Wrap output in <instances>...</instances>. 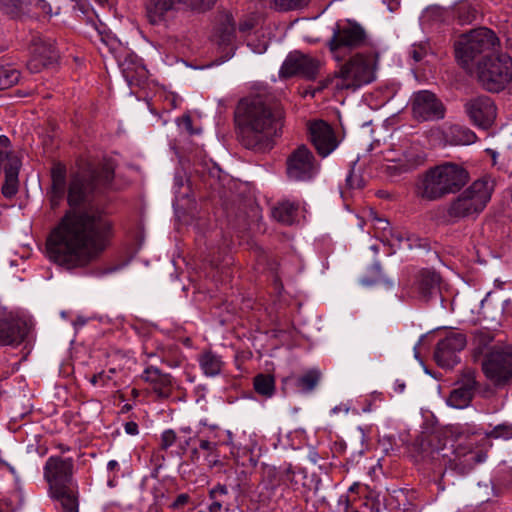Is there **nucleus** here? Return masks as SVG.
I'll return each instance as SVG.
<instances>
[{
  "mask_svg": "<svg viewBox=\"0 0 512 512\" xmlns=\"http://www.w3.org/2000/svg\"><path fill=\"white\" fill-rule=\"evenodd\" d=\"M201 454L209 467H214L220 463V455L218 453V445L216 442L208 440H200Z\"/></svg>",
  "mask_w": 512,
  "mask_h": 512,
  "instance_id": "2f4dec72",
  "label": "nucleus"
},
{
  "mask_svg": "<svg viewBox=\"0 0 512 512\" xmlns=\"http://www.w3.org/2000/svg\"><path fill=\"white\" fill-rule=\"evenodd\" d=\"M107 469L109 471H115V470H118L119 469V464L116 460H110L108 463H107Z\"/></svg>",
  "mask_w": 512,
  "mask_h": 512,
  "instance_id": "13d9d810",
  "label": "nucleus"
},
{
  "mask_svg": "<svg viewBox=\"0 0 512 512\" xmlns=\"http://www.w3.org/2000/svg\"><path fill=\"white\" fill-rule=\"evenodd\" d=\"M444 136L447 142L452 145H470L476 141V134L467 127L460 125H451L445 132Z\"/></svg>",
  "mask_w": 512,
  "mask_h": 512,
  "instance_id": "cd10ccee",
  "label": "nucleus"
},
{
  "mask_svg": "<svg viewBox=\"0 0 512 512\" xmlns=\"http://www.w3.org/2000/svg\"><path fill=\"white\" fill-rule=\"evenodd\" d=\"M346 185L350 189H359L363 187V180L359 175L355 174L354 171H350L346 177Z\"/></svg>",
  "mask_w": 512,
  "mask_h": 512,
  "instance_id": "a18cd8bd",
  "label": "nucleus"
},
{
  "mask_svg": "<svg viewBox=\"0 0 512 512\" xmlns=\"http://www.w3.org/2000/svg\"><path fill=\"white\" fill-rule=\"evenodd\" d=\"M376 63V55L372 52L355 54L337 72V87L356 89L371 83L375 79Z\"/></svg>",
  "mask_w": 512,
  "mask_h": 512,
  "instance_id": "6e6552de",
  "label": "nucleus"
},
{
  "mask_svg": "<svg viewBox=\"0 0 512 512\" xmlns=\"http://www.w3.org/2000/svg\"><path fill=\"white\" fill-rule=\"evenodd\" d=\"M89 185H86L84 180L79 176H75L69 185L68 190V202L70 205L80 204L88 190Z\"/></svg>",
  "mask_w": 512,
  "mask_h": 512,
  "instance_id": "7c9ffc66",
  "label": "nucleus"
},
{
  "mask_svg": "<svg viewBox=\"0 0 512 512\" xmlns=\"http://www.w3.org/2000/svg\"><path fill=\"white\" fill-rule=\"evenodd\" d=\"M189 501V496L187 494H180L177 496L176 500L172 504L173 508H178L180 506L185 505Z\"/></svg>",
  "mask_w": 512,
  "mask_h": 512,
  "instance_id": "3c124183",
  "label": "nucleus"
},
{
  "mask_svg": "<svg viewBox=\"0 0 512 512\" xmlns=\"http://www.w3.org/2000/svg\"><path fill=\"white\" fill-rule=\"evenodd\" d=\"M180 126H183L187 132L193 133L192 130V119L189 115H184L179 122Z\"/></svg>",
  "mask_w": 512,
  "mask_h": 512,
  "instance_id": "8fccbe9b",
  "label": "nucleus"
},
{
  "mask_svg": "<svg viewBox=\"0 0 512 512\" xmlns=\"http://www.w3.org/2000/svg\"><path fill=\"white\" fill-rule=\"evenodd\" d=\"M64 194H57L56 191H53V189H51V194H50V202H51V205L52 207H56L60 200L63 198Z\"/></svg>",
  "mask_w": 512,
  "mask_h": 512,
  "instance_id": "864d4df0",
  "label": "nucleus"
},
{
  "mask_svg": "<svg viewBox=\"0 0 512 512\" xmlns=\"http://www.w3.org/2000/svg\"><path fill=\"white\" fill-rule=\"evenodd\" d=\"M486 454L479 448L473 447V442L460 443L454 450L453 465L461 473H467L476 464L482 463Z\"/></svg>",
  "mask_w": 512,
  "mask_h": 512,
  "instance_id": "aec40b11",
  "label": "nucleus"
},
{
  "mask_svg": "<svg viewBox=\"0 0 512 512\" xmlns=\"http://www.w3.org/2000/svg\"><path fill=\"white\" fill-rule=\"evenodd\" d=\"M114 176V170L111 165L105 164L99 172H93L91 175L92 183L91 186L107 185L109 184Z\"/></svg>",
  "mask_w": 512,
  "mask_h": 512,
  "instance_id": "e433bc0d",
  "label": "nucleus"
},
{
  "mask_svg": "<svg viewBox=\"0 0 512 512\" xmlns=\"http://www.w3.org/2000/svg\"><path fill=\"white\" fill-rule=\"evenodd\" d=\"M484 434L488 438L510 440L512 439V423L499 424Z\"/></svg>",
  "mask_w": 512,
  "mask_h": 512,
  "instance_id": "58836bf2",
  "label": "nucleus"
},
{
  "mask_svg": "<svg viewBox=\"0 0 512 512\" xmlns=\"http://www.w3.org/2000/svg\"><path fill=\"white\" fill-rule=\"evenodd\" d=\"M406 388L405 382L397 379L393 385V391L395 393H403Z\"/></svg>",
  "mask_w": 512,
  "mask_h": 512,
  "instance_id": "5fc2aeb1",
  "label": "nucleus"
},
{
  "mask_svg": "<svg viewBox=\"0 0 512 512\" xmlns=\"http://www.w3.org/2000/svg\"><path fill=\"white\" fill-rule=\"evenodd\" d=\"M486 378L495 386H504L512 380V347L491 351L482 362Z\"/></svg>",
  "mask_w": 512,
  "mask_h": 512,
  "instance_id": "9d476101",
  "label": "nucleus"
},
{
  "mask_svg": "<svg viewBox=\"0 0 512 512\" xmlns=\"http://www.w3.org/2000/svg\"><path fill=\"white\" fill-rule=\"evenodd\" d=\"M388 232L393 238L397 240L400 247H411V245L409 244V238H405L400 231H394L391 227H388Z\"/></svg>",
  "mask_w": 512,
  "mask_h": 512,
  "instance_id": "49530a36",
  "label": "nucleus"
},
{
  "mask_svg": "<svg viewBox=\"0 0 512 512\" xmlns=\"http://www.w3.org/2000/svg\"><path fill=\"white\" fill-rule=\"evenodd\" d=\"M176 433L172 429L165 430L161 435V448L166 450L176 442Z\"/></svg>",
  "mask_w": 512,
  "mask_h": 512,
  "instance_id": "37998d69",
  "label": "nucleus"
},
{
  "mask_svg": "<svg viewBox=\"0 0 512 512\" xmlns=\"http://www.w3.org/2000/svg\"><path fill=\"white\" fill-rule=\"evenodd\" d=\"M52 187L56 193L64 194L66 188V168L62 164H56L51 171Z\"/></svg>",
  "mask_w": 512,
  "mask_h": 512,
  "instance_id": "72a5a7b5",
  "label": "nucleus"
},
{
  "mask_svg": "<svg viewBox=\"0 0 512 512\" xmlns=\"http://www.w3.org/2000/svg\"><path fill=\"white\" fill-rule=\"evenodd\" d=\"M331 82V79H326V80H323V81H320L319 82V85L318 87L316 88L317 91H321L323 90L324 88H326Z\"/></svg>",
  "mask_w": 512,
  "mask_h": 512,
  "instance_id": "bf43d9fd",
  "label": "nucleus"
},
{
  "mask_svg": "<svg viewBox=\"0 0 512 512\" xmlns=\"http://www.w3.org/2000/svg\"><path fill=\"white\" fill-rule=\"evenodd\" d=\"M358 487V484L355 483L350 487V491H354Z\"/></svg>",
  "mask_w": 512,
  "mask_h": 512,
  "instance_id": "0e129e2a",
  "label": "nucleus"
},
{
  "mask_svg": "<svg viewBox=\"0 0 512 512\" xmlns=\"http://www.w3.org/2000/svg\"><path fill=\"white\" fill-rule=\"evenodd\" d=\"M20 73L17 69L9 67L0 70V90L7 89L19 81Z\"/></svg>",
  "mask_w": 512,
  "mask_h": 512,
  "instance_id": "4c0bfd02",
  "label": "nucleus"
},
{
  "mask_svg": "<svg viewBox=\"0 0 512 512\" xmlns=\"http://www.w3.org/2000/svg\"><path fill=\"white\" fill-rule=\"evenodd\" d=\"M115 373V369H110L108 372L102 371L97 374H94L91 379L90 383L92 385H101L105 386L108 384L110 380H112V375Z\"/></svg>",
  "mask_w": 512,
  "mask_h": 512,
  "instance_id": "a19ab883",
  "label": "nucleus"
},
{
  "mask_svg": "<svg viewBox=\"0 0 512 512\" xmlns=\"http://www.w3.org/2000/svg\"><path fill=\"white\" fill-rule=\"evenodd\" d=\"M308 131L311 142L317 152L323 156H328L338 146V140L332 127L322 120L310 122Z\"/></svg>",
  "mask_w": 512,
  "mask_h": 512,
  "instance_id": "a211bd4d",
  "label": "nucleus"
},
{
  "mask_svg": "<svg viewBox=\"0 0 512 512\" xmlns=\"http://www.w3.org/2000/svg\"><path fill=\"white\" fill-rule=\"evenodd\" d=\"M214 38L217 44L224 47L226 57L233 55V41L235 39V23L231 14H222L216 27Z\"/></svg>",
  "mask_w": 512,
  "mask_h": 512,
  "instance_id": "4be33fe9",
  "label": "nucleus"
},
{
  "mask_svg": "<svg viewBox=\"0 0 512 512\" xmlns=\"http://www.w3.org/2000/svg\"><path fill=\"white\" fill-rule=\"evenodd\" d=\"M33 55V59L28 63L29 69L33 72L39 71V64L46 66L57 58L54 46L40 39L34 44Z\"/></svg>",
  "mask_w": 512,
  "mask_h": 512,
  "instance_id": "a878e982",
  "label": "nucleus"
},
{
  "mask_svg": "<svg viewBox=\"0 0 512 512\" xmlns=\"http://www.w3.org/2000/svg\"><path fill=\"white\" fill-rule=\"evenodd\" d=\"M99 4H104L107 0H96Z\"/></svg>",
  "mask_w": 512,
  "mask_h": 512,
  "instance_id": "69168bd1",
  "label": "nucleus"
},
{
  "mask_svg": "<svg viewBox=\"0 0 512 512\" xmlns=\"http://www.w3.org/2000/svg\"><path fill=\"white\" fill-rule=\"evenodd\" d=\"M255 392L265 398H271L276 391L275 378L271 374H258L253 379Z\"/></svg>",
  "mask_w": 512,
  "mask_h": 512,
  "instance_id": "c756f323",
  "label": "nucleus"
},
{
  "mask_svg": "<svg viewBox=\"0 0 512 512\" xmlns=\"http://www.w3.org/2000/svg\"><path fill=\"white\" fill-rule=\"evenodd\" d=\"M474 74L485 90L499 92L512 81V58L506 53L486 55L477 62Z\"/></svg>",
  "mask_w": 512,
  "mask_h": 512,
  "instance_id": "423d86ee",
  "label": "nucleus"
},
{
  "mask_svg": "<svg viewBox=\"0 0 512 512\" xmlns=\"http://www.w3.org/2000/svg\"><path fill=\"white\" fill-rule=\"evenodd\" d=\"M25 335V327L19 320L9 317L0 321V345H18Z\"/></svg>",
  "mask_w": 512,
  "mask_h": 512,
  "instance_id": "b1692460",
  "label": "nucleus"
},
{
  "mask_svg": "<svg viewBox=\"0 0 512 512\" xmlns=\"http://www.w3.org/2000/svg\"><path fill=\"white\" fill-rule=\"evenodd\" d=\"M287 176L292 181H308L318 172L313 153L305 146L296 148L287 158Z\"/></svg>",
  "mask_w": 512,
  "mask_h": 512,
  "instance_id": "9b49d317",
  "label": "nucleus"
},
{
  "mask_svg": "<svg viewBox=\"0 0 512 512\" xmlns=\"http://www.w3.org/2000/svg\"><path fill=\"white\" fill-rule=\"evenodd\" d=\"M122 71L129 84L138 85L147 78V70L142 65H137L135 68H132L130 64H123Z\"/></svg>",
  "mask_w": 512,
  "mask_h": 512,
  "instance_id": "f704fd0d",
  "label": "nucleus"
},
{
  "mask_svg": "<svg viewBox=\"0 0 512 512\" xmlns=\"http://www.w3.org/2000/svg\"><path fill=\"white\" fill-rule=\"evenodd\" d=\"M181 431H183L184 433L189 434V433H191V428H190V427H188V426H187V427H182V428H181Z\"/></svg>",
  "mask_w": 512,
  "mask_h": 512,
  "instance_id": "e2e57ef3",
  "label": "nucleus"
},
{
  "mask_svg": "<svg viewBox=\"0 0 512 512\" xmlns=\"http://www.w3.org/2000/svg\"><path fill=\"white\" fill-rule=\"evenodd\" d=\"M433 167L418 176L415 184V194L425 201H437L446 197Z\"/></svg>",
  "mask_w": 512,
  "mask_h": 512,
  "instance_id": "6ab92c4d",
  "label": "nucleus"
},
{
  "mask_svg": "<svg viewBox=\"0 0 512 512\" xmlns=\"http://www.w3.org/2000/svg\"><path fill=\"white\" fill-rule=\"evenodd\" d=\"M113 234V223L103 210L90 207L70 211L51 231L47 254L51 261L67 270L84 268L101 257Z\"/></svg>",
  "mask_w": 512,
  "mask_h": 512,
  "instance_id": "f257e3e1",
  "label": "nucleus"
},
{
  "mask_svg": "<svg viewBox=\"0 0 512 512\" xmlns=\"http://www.w3.org/2000/svg\"><path fill=\"white\" fill-rule=\"evenodd\" d=\"M228 493L225 485H217L210 491V497L215 499L218 495H226Z\"/></svg>",
  "mask_w": 512,
  "mask_h": 512,
  "instance_id": "09e8293b",
  "label": "nucleus"
},
{
  "mask_svg": "<svg viewBox=\"0 0 512 512\" xmlns=\"http://www.w3.org/2000/svg\"><path fill=\"white\" fill-rule=\"evenodd\" d=\"M494 187L495 180L491 176H484L474 181L449 203L447 216L457 221L478 215L489 202Z\"/></svg>",
  "mask_w": 512,
  "mask_h": 512,
  "instance_id": "39448f33",
  "label": "nucleus"
},
{
  "mask_svg": "<svg viewBox=\"0 0 512 512\" xmlns=\"http://www.w3.org/2000/svg\"><path fill=\"white\" fill-rule=\"evenodd\" d=\"M74 461L72 458L50 456L43 467V476L48 483L49 495L61 512H78V490L73 481Z\"/></svg>",
  "mask_w": 512,
  "mask_h": 512,
  "instance_id": "7ed1b4c3",
  "label": "nucleus"
},
{
  "mask_svg": "<svg viewBox=\"0 0 512 512\" xmlns=\"http://www.w3.org/2000/svg\"><path fill=\"white\" fill-rule=\"evenodd\" d=\"M148 512H162V511L157 507L151 506V507H149Z\"/></svg>",
  "mask_w": 512,
  "mask_h": 512,
  "instance_id": "680f3d73",
  "label": "nucleus"
},
{
  "mask_svg": "<svg viewBox=\"0 0 512 512\" xmlns=\"http://www.w3.org/2000/svg\"><path fill=\"white\" fill-rule=\"evenodd\" d=\"M142 379L152 385L159 398L166 399L172 393V378L157 367L149 366L142 373Z\"/></svg>",
  "mask_w": 512,
  "mask_h": 512,
  "instance_id": "5701e85b",
  "label": "nucleus"
},
{
  "mask_svg": "<svg viewBox=\"0 0 512 512\" xmlns=\"http://www.w3.org/2000/svg\"><path fill=\"white\" fill-rule=\"evenodd\" d=\"M464 109L470 121L484 129L489 128L496 119V106L492 99L485 95L468 99Z\"/></svg>",
  "mask_w": 512,
  "mask_h": 512,
  "instance_id": "2eb2a0df",
  "label": "nucleus"
},
{
  "mask_svg": "<svg viewBox=\"0 0 512 512\" xmlns=\"http://www.w3.org/2000/svg\"><path fill=\"white\" fill-rule=\"evenodd\" d=\"M310 0H273L276 9L280 11H289L302 8L308 5Z\"/></svg>",
  "mask_w": 512,
  "mask_h": 512,
  "instance_id": "ea45409f",
  "label": "nucleus"
},
{
  "mask_svg": "<svg viewBox=\"0 0 512 512\" xmlns=\"http://www.w3.org/2000/svg\"><path fill=\"white\" fill-rule=\"evenodd\" d=\"M409 54L415 62H419L426 56L427 48L423 44H414L411 46Z\"/></svg>",
  "mask_w": 512,
  "mask_h": 512,
  "instance_id": "c03bdc74",
  "label": "nucleus"
},
{
  "mask_svg": "<svg viewBox=\"0 0 512 512\" xmlns=\"http://www.w3.org/2000/svg\"><path fill=\"white\" fill-rule=\"evenodd\" d=\"M320 61L310 55L293 51L288 54L283 62L280 75L284 78L301 76L306 79H314L319 71Z\"/></svg>",
  "mask_w": 512,
  "mask_h": 512,
  "instance_id": "f8f14e48",
  "label": "nucleus"
},
{
  "mask_svg": "<svg viewBox=\"0 0 512 512\" xmlns=\"http://www.w3.org/2000/svg\"><path fill=\"white\" fill-rule=\"evenodd\" d=\"M320 376L321 374L318 370L312 369L299 376L295 384L300 391L310 392L317 386Z\"/></svg>",
  "mask_w": 512,
  "mask_h": 512,
  "instance_id": "473e14b6",
  "label": "nucleus"
},
{
  "mask_svg": "<svg viewBox=\"0 0 512 512\" xmlns=\"http://www.w3.org/2000/svg\"><path fill=\"white\" fill-rule=\"evenodd\" d=\"M467 344L465 334L459 331H449L436 346L434 358L438 365L442 367H453L458 361L457 354L462 351Z\"/></svg>",
  "mask_w": 512,
  "mask_h": 512,
  "instance_id": "ddd939ff",
  "label": "nucleus"
},
{
  "mask_svg": "<svg viewBox=\"0 0 512 512\" xmlns=\"http://www.w3.org/2000/svg\"><path fill=\"white\" fill-rule=\"evenodd\" d=\"M222 504L218 501H214L208 508L209 512H220Z\"/></svg>",
  "mask_w": 512,
  "mask_h": 512,
  "instance_id": "4d7b16f0",
  "label": "nucleus"
},
{
  "mask_svg": "<svg viewBox=\"0 0 512 512\" xmlns=\"http://www.w3.org/2000/svg\"><path fill=\"white\" fill-rule=\"evenodd\" d=\"M200 369L207 377L219 375L225 365L222 357L211 350H205L198 355Z\"/></svg>",
  "mask_w": 512,
  "mask_h": 512,
  "instance_id": "bb28decb",
  "label": "nucleus"
},
{
  "mask_svg": "<svg viewBox=\"0 0 512 512\" xmlns=\"http://www.w3.org/2000/svg\"><path fill=\"white\" fill-rule=\"evenodd\" d=\"M440 276L431 270H422L415 282V288L421 299L428 301L439 293Z\"/></svg>",
  "mask_w": 512,
  "mask_h": 512,
  "instance_id": "393cba45",
  "label": "nucleus"
},
{
  "mask_svg": "<svg viewBox=\"0 0 512 512\" xmlns=\"http://www.w3.org/2000/svg\"><path fill=\"white\" fill-rule=\"evenodd\" d=\"M477 11L470 6L459 8L458 17L462 23H470L476 18Z\"/></svg>",
  "mask_w": 512,
  "mask_h": 512,
  "instance_id": "79ce46f5",
  "label": "nucleus"
},
{
  "mask_svg": "<svg viewBox=\"0 0 512 512\" xmlns=\"http://www.w3.org/2000/svg\"><path fill=\"white\" fill-rule=\"evenodd\" d=\"M426 161V154L418 146H409L403 150H388L384 154L382 171L391 178L409 173Z\"/></svg>",
  "mask_w": 512,
  "mask_h": 512,
  "instance_id": "1a4fd4ad",
  "label": "nucleus"
},
{
  "mask_svg": "<svg viewBox=\"0 0 512 512\" xmlns=\"http://www.w3.org/2000/svg\"><path fill=\"white\" fill-rule=\"evenodd\" d=\"M299 209L297 202L283 200L278 202L272 209V216L278 222L291 225L294 223Z\"/></svg>",
  "mask_w": 512,
  "mask_h": 512,
  "instance_id": "c85d7f7f",
  "label": "nucleus"
},
{
  "mask_svg": "<svg viewBox=\"0 0 512 512\" xmlns=\"http://www.w3.org/2000/svg\"><path fill=\"white\" fill-rule=\"evenodd\" d=\"M501 48L496 33L487 27H478L461 35L454 43L455 57L461 67L471 70L479 55H492Z\"/></svg>",
  "mask_w": 512,
  "mask_h": 512,
  "instance_id": "20e7f679",
  "label": "nucleus"
},
{
  "mask_svg": "<svg viewBox=\"0 0 512 512\" xmlns=\"http://www.w3.org/2000/svg\"><path fill=\"white\" fill-rule=\"evenodd\" d=\"M476 389L475 372L468 371L447 398V404L462 409L469 405Z\"/></svg>",
  "mask_w": 512,
  "mask_h": 512,
  "instance_id": "412c9836",
  "label": "nucleus"
},
{
  "mask_svg": "<svg viewBox=\"0 0 512 512\" xmlns=\"http://www.w3.org/2000/svg\"><path fill=\"white\" fill-rule=\"evenodd\" d=\"M235 115L244 147L261 152L272 148L283 126L284 112L278 104L260 95L246 97L238 103Z\"/></svg>",
  "mask_w": 512,
  "mask_h": 512,
  "instance_id": "f03ea898",
  "label": "nucleus"
},
{
  "mask_svg": "<svg viewBox=\"0 0 512 512\" xmlns=\"http://www.w3.org/2000/svg\"><path fill=\"white\" fill-rule=\"evenodd\" d=\"M125 431H126L127 434H130V435L138 434L139 430H138L137 423H135L133 421L127 422L125 424Z\"/></svg>",
  "mask_w": 512,
  "mask_h": 512,
  "instance_id": "603ef678",
  "label": "nucleus"
},
{
  "mask_svg": "<svg viewBox=\"0 0 512 512\" xmlns=\"http://www.w3.org/2000/svg\"><path fill=\"white\" fill-rule=\"evenodd\" d=\"M201 451L202 450L200 449V446L198 448H195L194 450H192V452H191L192 462H198L200 460Z\"/></svg>",
  "mask_w": 512,
  "mask_h": 512,
  "instance_id": "6e6d98bb",
  "label": "nucleus"
},
{
  "mask_svg": "<svg viewBox=\"0 0 512 512\" xmlns=\"http://www.w3.org/2000/svg\"><path fill=\"white\" fill-rule=\"evenodd\" d=\"M26 6L22 0H0V10L11 17L20 16Z\"/></svg>",
  "mask_w": 512,
  "mask_h": 512,
  "instance_id": "c9c22d12",
  "label": "nucleus"
},
{
  "mask_svg": "<svg viewBox=\"0 0 512 512\" xmlns=\"http://www.w3.org/2000/svg\"><path fill=\"white\" fill-rule=\"evenodd\" d=\"M254 26H255V19L252 17H249V18L244 19L242 22H240L239 30H240V32L246 33V32H249L250 30H252L254 28Z\"/></svg>",
  "mask_w": 512,
  "mask_h": 512,
  "instance_id": "de8ad7c7",
  "label": "nucleus"
},
{
  "mask_svg": "<svg viewBox=\"0 0 512 512\" xmlns=\"http://www.w3.org/2000/svg\"><path fill=\"white\" fill-rule=\"evenodd\" d=\"M446 196L462 189L469 181V174L462 166L445 162L433 167Z\"/></svg>",
  "mask_w": 512,
  "mask_h": 512,
  "instance_id": "f3484780",
  "label": "nucleus"
},
{
  "mask_svg": "<svg viewBox=\"0 0 512 512\" xmlns=\"http://www.w3.org/2000/svg\"><path fill=\"white\" fill-rule=\"evenodd\" d=\"M328 45L333 57L340 61L353 50L369 47L371 39L361 24L345 19L336 23Z\"/></svg>",
  "mask_w": 512,
  "mask_h": 512,
  "instance_id": "0eeeda50",
  "label": "nucleus"
},
{
  "mask_svg": "<svg viewBox=\"0 0 512 512\" xmlns=\"http://www.w3.org/2000/svg\"><path fill=\"white\" fill-rule=\"evenodd\" d=\"M411 109L415 119L429 121L442 119L445 108L441 101L430 91L422 90L413 95Z\"/></svg>",
  "mask_w": 512,
  "mask_h": 512,
  "instance_id": "4468645a",
  "label": "nucleus"
},
{
  "mask_svg": "<svg viewBox=\"0 0 512 512\" xmlns=\"http://www.w3.org/2000/svg\"><path fill=\"white\" fill-rule=\"evenodd\" d=\"M216 0H149L146 5V17L150 24L158 25L165 21L166 14L176 3L183 2L192 9H209Z\"/></svg>",
  "mask_w": 512,
  "mask_h": 512,
  "instance_id": "dca6fc26",
  "label": "nucleus"
},
{
  "mask_svg": "<svg viewBox=\"0 0 512 512\" xmlns=\"http://www.w3.org/2000/svg\"><path fill=\"white\" fill-rule=\"evenodd\" d=\"M381 223L385 224L384 226H382V229L384 231L387 230V227L389 226V223L386 221V220H379Z\"/></svg>",
  "mask_w": 512,
  "mask_h": 512,
  "instance_id": "052dcab7",
  "label": "nucleus"
}]
</instances>
